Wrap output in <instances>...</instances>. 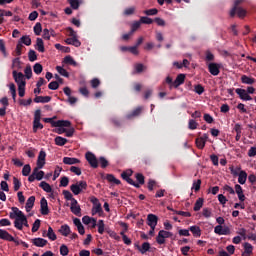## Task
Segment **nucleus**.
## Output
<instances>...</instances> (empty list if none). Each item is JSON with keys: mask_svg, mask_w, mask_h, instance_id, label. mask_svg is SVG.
<instances>
[{"mask_svg": "<svg viewBox=\"0 0 256 256\" xmlns=\"http://www.w3.org/2000/svg\"><path fill=\"white\" fill-rule=\"evenodd\" d=\"M12 212H10V219L14 220V227L18 229V231H23V227H29V222L27 221V216L23 213V211L19 210L17 207L11 208Z\"/></svg>", "mask_w": 256, "mask_h": 256, "instance_id": "nucleus-1", "label": "nucleus"}, {"mask_svg": "<svg viewBox=\"0 0 256 256\" xmlns=\"http://www.w3.org/2000/svg\"><path fill=\"white\" fill-rule=\"evenodd\" d=\"M92 206V215H99L101 217L103 215V208L101 207V202H99V199L97 197L92 196L90 198Z\"/></svg>", "mask_w": 256, "mask_h": 256, "instance_id": "nucleus-2", "label": "nucleus"}, {"mask_svg": "<svg viewBox=\"0 0 256 256\" xmlns=\"http://www.w3.org/2000/svg\"><path fill=\"white\" fill-rule=\"evenodd\" d=\"M85 189H87V182L85 181H79L70 186V191H72L74 195H79L82 191H85Z\"/></svg>", "mask_w": 256, "mask_h": 256, "instance_id": "nucleus-3", "label": "nucleus"}, {"mask_svg": "<svg viewBox=\"0 0 256 256\" xmlns=\"http://www.w3.org/2000/svg\"><path fill=\"white\" fill-rule=\"evenodd\" d=\"M45 123H50L52 127H71V122L69 120H58L53 121V118H44Z\"/></svg>", "mask_w": 256, "mask_h": 256, "instance_id": "nucleus-4", "label": "nucleus"}, {"mask_svg": "<svg viewBox=\"0 0 256 256\" xmlns=\"http://www.w3.org/2000/svg\"><path fill=\"white\" fill-rule=\"evenodd\" d=\"M12 75L15 83L18 86L27 85V82L25 81V75H23L21 72H17V70H13Z\"/></svg>", "mask_w": 256, "mask_h": 256, "instance_id": "nucleus-5", "label": "nucleus"}, {"mask_svg": "<svg viewBox=\"0 0 256 256\" xmlns=\"http://www.w3.org/2000/svg\"><path fill=\"white\" fill-rule=\"evenodd\" d=\"M169 237H173V233L165 230H160L156 238V241L159 245H163V243H165V239H169Z\"/></svg>", "mask_w": 256, "mask_h": 256, "instance_id": "nucleus-6", "label": "nucleus"}, {"mask_svg": "<svg viewBox=\"0 0 256 256\" xmlns=\"http://www.w3.org/2000/svg\"><path fill=\"white\" fill-rule=\"evenodd\" d=\"M70 211L74 215H81V206L79 205V202H77V199H72V202L70 204Z\"/></svg>", "mask_w": 256, "mask_h": 256, "instance_id": "nucleus-7", "label": "nucleus"}, {"mask_svg": "<svg viewBox=\"0 0 256 256\" xmlns=\"http://www.w3.org/2000/svg\"><path fill=\"white\" fill-rule=\"evenodd\" d=\"M86 160L88 161L89 165H91V167H93L94 169H97L99 164L97 162V157H95V154L91 152H87Z\"/></svg>", "mask_w": 256, "mask_h": 256, "instance_id": "nucleus-8", "label": "nucleus"}, {"mask_svg": "<svg viewBox=\"0 0 256 256\" xmlns=\"http://www.w3.org/2000/svg\"><path fill=\"white\" fill-rule=\"evenodd\" d=\"M46 157H47V153H45V151L41 150L38 155L36 168L43 169V167H45V158Z\"/></svg>", "mask_w": 256, "mask_h": 256, "instance_id": "nucleus-9", "label": "nucleus"}, {"mask_svg": "<svg viewBox=\"0 0 256 256\" xmlns=\"http://www.w3.org/2000/svg\"><path fill=\"white\" fill-rule=\"evenodd\" d=\"M235 92L239 95L242 101H251L253 99L245 89L237 88Z\"/></svg>", "mask_w": 256, "mask_h": 256, "instance_id": "nucleus-10", "label": "nucleus"}, {"mask_svg": "<svg viewBox=\"0 0 256 256\" xmlns=\"http://www.w3.org/2000/svg\"><path fill=\"white\" fill-rule=\"evenodd\" d=\"M40 213L41 215H49V204L47 203V199L45 197L40 200Z\"/></svg>", "mask_w": 256, "mask_h": 256, "instance_id": "nucleus-11", "label": "nucleus"}, {"mask_svg": "<svg viewBox=\"0 0 256 256\" xmlns=\"http://www.w3.org/2000/svg\"><path fill=\"white\" fill-rule=\"evenodd\" d=\"M208 69H209V73H211V75L217 76L220 73L219 69H221V64L210 63L208 65Z\"/></svg>", "mask_w": 256, "mask_h": 256, "instance_id": "nucleus-12", "label": "nucleus"}, {"mask_svg": "<svg viewBox=\"0 0 256 256\" xmlns=\"http://www.w3.org/2000/svg\"><path fill=\"white\" fill-rule=\"evenodd\" d=\"M43 237H48V239L50 241H56L57 240V234H55V231L53 230V228L51 226L48 227V231L47 232H43L42 234Z\"/></svg>", "mask_w": 256, "mask_h": 256, "instance_id": "nucleus-13", "label": "nucleus"}, {"mask_svg": "<svg viewBox=\"0 0 256 256\" xmlns=\"http://www.w3.org/2000/svg\"><path fill=\"white\" fill-rule=\"evenodd\" d=\"M235 13H237L238 17H245V15H247V11H245V9L238 8L237 6H234V9L230 11L231 17H234Z\"/></svg>", "mask_w": 256, "mask_h": 256, "instance_id": "nucleus-14", "label": "nucleus"}, {"mask_svg": "<svg viewBox=\"0 0 256 256\" xmlns=\"http://www.w3.org/2000/svg\"><path fill=\"white\" fill-rule=\"evenodd\" d=\"M157 221H159V218H157V215L149 214L147 216V224L149 227H157Z\"/></svg>", "mask_w": 256, "mask_h": 256, "instance_id": "nucleus-15", "label": "nucleus"}, {"mask_svg": "<svg viewBox=\"0 0 256 256\" xmlns=\"http://www.w3.org/2000/svg\"><path fill=\"white\" fill-rule=\"evenodd\" d=\"M214 233H216V235H229L230 230L227 227L223 228V226L217 225L214 228Z\"/></svg>", "mask_w": 256, "mask_h": 256, "instance_id": "nucleus-16", "label": "nucleus"}, {"mask_svg": "<svg viewBox=\"0 0 256 256\" xmlns=\"http://www.w3.org/2000/svg\"><path fill=\"white\" fill-rule=\"evenodd\" d=\"M0 239H3V241H14L13 236L3 229H0Z\"/></svg>", "mask_w": 256, "mask_h": 256, "instance_id": "nucleus-17", "label": "nucleus"}, {"mask_svg": "<svg viewBox=\"0 0 256 256\" xmlns=\"http://www.w3.org/2000/svg\"><path fill=\"white\" fill-rule=\"evenodd\" d=\"M63 163L64 165H77V163H81V160L77 158L64 157Z\"/></svg>", "mask_w": 256, "mask_h": 256, "instance_id": "nucleus-18", "label": "nucleus"}, {"mask_svg": "<svg viewBox=\"0 0 256 256\" xmlns=\"http://www.w3.org/2000/svg\"><path fill=\"white\" fill-rule=\"evenodd\" d=\"M185 83V74H179L173 82V87L177 88Z\"/></svg>", "mask_w": 256, "mask_h": 256, "instance_id": "nucleus-19", "label": "nucleus"}, {"mask_svg": "<svg viewBox=\"0 0 256 256\" xmlns=\"http://www.w3.org/2000/svg\"><path fill=\"white\" fill-rule=\"evenodd\" d=\"M35 205V196H30L26 202L25 209L29 213Z\"/></svg>", "mask_w": 256, "mask_h": 256, "instance_id": "nucleus-20", "label": "nucleus"}, {"mask_svg": "<svg viewBox=\"0 0 256 256\" xmlns=\"http://www.w3.org/2000/svg\"><path fill=\"white\" fill-rule=\"evenodd\" d=\"M59 233H61L63 237H69V235H71V228L69 225H62L59 229Z\"/></svg>", "mask_w": 256, "mask_h": 256, "instance_id": "nucleus-21", "label": "nucleus"}, {"mask_svg": "<svg viewBox=\"0 0 256 256\" xmlns=\"http://www.w3.org/2000/svg\"><path fill=\"white\" fill-rule=\"evenodd\" d=\"M33 173L37 181H41L45 177V172L41 168H34Z\"/></svg>", "mask_w": 256, "mask_h": 256, "instance_id": "nucleus-22", "label": "nucleus"}, {"mask_svg": "<svg viewBox=\"0 0 256 256\" xmlns=\"http://www.w3.org/2000/svg\"><path fill=\"white\" fill-rule=\"evenodd\" d=\"M32 243L35 245V247H45V245H47V240L43 238H34Z\"/></svg>", "mask_w": 256, "mask_h": 256, "instance_id": "nucleus-23", "label": "nucleus"}, {"mask_svg": "<svg viewBox=\"0 0 256 256\" xmlns=\"http://www.w3.org/2000/svg\"><path fill=\"white\" fill-rule=\"evenodd\" d=\"M238 183H240V185H245V183H247V172L241 170L238 174Z\"/></svg>", "mask_w": 256, "mask_h": 256, "instance_id": "nucleus-24", "label": "nucleus"}, {"mask_svg": "<svg viewBox=\"0 0 256 256\" xmlns=\"http://www.w3.org/2000/svg\"><path fill=\"white\" fill-rule=\"evenodd\" d=\"M12 69H14V71H21V69H23V66H21V60L19 58L12 60Z\"/></svg>", "mask_w": 256, "mask_h": 256, "instance_id": "nucleus-25", "label": "nucleus"}, {"mask_svg": "<svg viewBox=\"0 0 256 256\" xmlns=\"http://www.w3.org/2000/svg\"><path fill=\"white\" fill-rule=\"evenodd\" d=\"M39 187L41 189H43V191H45L46 193H53V188L51 187V185L45 181H42L40 184H39Z\"/></svg>", "mask_w": 256, "mask_h": 256, "instance_id": "nucleus-26", "label": "nucleus"}, {"mask_svg": "<svg viewBox=\"0 0 256 256\" xmlns=\"http://www.w3.org/2000/svg\"><path fill=\"white\" fill-rule=\"evenodd\" d=\"M36 49L39 51V53H45V44L43 43V39L37 38Z\"/></svg>", "mask_w": 256, "mask_h": 256, "instance_id": "nucleus-27", "label": "nucleus"}, {"mask_svg": "<svg viewBox=\"0 0 256 256\" xmlns=\"http://www.w3.org/2000/svg\"><path fill=\"white\" fill-rule=\"evenodd\" d=\"M67 45H74V47H81V42L77 39V37L67 38Z\"/></svg>", "mask_w": 256, "mask_h": 256, "instance_id": "nucleus-28", "label": "nucleus"}, {"mask_svg": "<svg viewBox=\"0 0 256 256\" xmlns=\"http://www.w3.org/2000/svg\"><path fill=\"white\" fill-rule=\"evenodd\" d=\"M251 253H253V245L246 242L244 244V252L242 255L243 256H251Z\"/></svg>", "mask_w": 256, "mask_h": 256, "instance_id": "nucleus-29", "label": "nucleus"}, {"mask_svg": "<svg viewBox=\"0 0 256 256\" xmlns=\"http://www.w3.org/2000/svg\"><path fill=\"white\" fill-rule=\"evenodd\" d=\"M49 101H51L49 96H36L34 99L35 103H49Z\"/></svg>", "mask_w": 256, "mask_h": 256, "instance_id": "nucleus-30", "label": "nucleus"}, {"mask_svg": "<svg viewBox=\"0 0 256 256\" xmlns=\"http://www.w3.org/2000/svg\"><path fill=\"white\" fill-rule=\"evenodd\" d=\"M241 81H242V83H244V85H253V83H255V79L251 78L247 75H243L241 77Z\"/></svg>", "mask_w": 256, "mask_h": 256, "instance_id": "nucleus-31", "label": "nucleus"}, {"mask_svg": "<svg viewBox=\"0 0 256 256\" xmlns=\"http://www.w3.org/2000/svg\"><path fill=\"white\" fill-rule=\"evenodd\" d=\"M189 231H191L194 237H199L201 235V228L197 225L191 226Z\"/></svg>", "mask_w": 256, "mask_h": 256, "instance_id": "nucleus-32", "label": "nucleus"}, {"mask_svg": "<svg viewBox=\"0 0 256 256\" xmlns=\"http://www.w3.org/2000/svg\"><path fill=\"white\" fill-rule=\"evenodd\" d=\"M55 144L58 145V147H63V145H66L67 139L63 138L61 136H57L55 139Z\"/></svg>", "mask_w": 256, "mask_h": 256, "instance_id": "nucleus-33", "label": "nucleus"}, {"mask_svg": "<svg viewBox=\"0 0 256 256\" xmlns=\"http://www.w3.org/2000/svg\"><path fill=\"white\" fill-rule=\"evenodd\" d=\"M151 249V244H149V242H144L142 244V246L139 248L140 253H142V255H145V253H147V251H149Z\"/></svg>", "mask_w": 256, "mask_h": 256, "instance_id": "nucleus-34", "label": "nucleus"}, {"mask_svg": "<svg viewBox=\"0 0 256 256\" xmlns=\"http://www.w3.org/2000/svg\"><path fill=\"white\" fill-rule=\"evenodd\" d=\"M10 93L12 95L13 101H16L17 99V88L15 87V85L13 83H10L8 85Z\"/></svg>", "mask_w": 256, "mask_h": 256, "instance_id": "nucleus-35", "label": "nucleus"}, {"mask_svg": "<svg viewBox=\"0 0 256 256\" xmlns=\"http://www.w3.org/2000/svg\"><path fill=\"white\" fill-rule=\"evenodd\" d=\"M204 201L205 200L203 198H198L194 205V211H201Z\"/></svg>", "mask_w": 256, "mask_h": 256, "instance_id": "nucleus-36", "label": "nucleus"}, {"mask_svg": "<svg viewBox=\"0 0 256 256\" xmlns=\"http://www.w3.org/2000/svg\"><path fill=\"white\" fill-rule=\"evenodd\" d=\"M97 227H98V233L100 235H103V233H105V222H103V220H99L97 223Z\"/></svg>", "mask_w": 256, "mask_h": 256, "instance_id": "nucleus-37", "label": "nucleus"}, {"mask_svg": "<svg viewBox=\"0 0 256 256\" xmlns=\"http://www.w3.org/2000/svg\"><path fill=\"white\" fill-rule=\"evenodd\" d=\"M64 63L68 65H73V67H77V62L71 56H66L64 58Z\"/></svg>", "mask_w": 256, "mask_h": 256, "instance_id": "nucleus-38", "label": "nucleus"}, {"mask_svg": "<svg viewBox=\"0 0 256 256\" xmlns=\"http://www.w3.org/2000/svg\"><path fill=\"white\" fill-rule=\"evenodd\" d=\"M33 71L36 75H41V73H43V66L40 63H36L33 66Z\"/></svg>", "mask_w": 256, "mask_h": 256, "instance_id": "nucleus-39", "label": "nucleus"}, {"mask_svg": "<svg viewBox=\"0 0 256 256\" xmlns=\"http://www.w3.org/2000/svg\"><path fill=\"white\" fill-rule=\"evenodd\" d=\"M107 181H109V183H115V185H119L121 183V181H119L117 178H115V176H113L112 174H108L106 176Z\"/></svg>", "mask_w": 256, "mask_h": 256, "instance_id": "nucleus-40", "label": "nucleus"}, {"mask_svg": "<svg viewBox=\"0 0 256 256\" xmlns=\"http://www.w3.org/2000/svg\"><path fill=\"white\" fill-rule=\"evenodd\" d=\"M143 111V108L142 107H138L136 108L132 114L128 115L127 118L128 119H131V117H137L138 115H141V112Z\"/></svg>", "mask_w": 256, "mask_h": 256, "instance_id": "nucleus-41", "label": "nucleus"}, {"mask_svg": "<svg viewBox=\"0 0 256 256\" xmlns=\"http://www.w3.org/2000/svg\"><path fill=\"white\" fill-rule=\"evenodd\" d=\"M60 255H62V256H67V255H69V248L67 247V245L62 244V245L60 246Z\"/></svg>", "mask_w": 256, "mask_h": 256, "instance_id": "nucleus-42", "label": "nucleus"}, {"mask_svg": "<svg viewBox=\"0 0 256 256\" xmlns=\"http://www.w3.org/2000/svg\"><path fill=\"white\" fill-rule=\"evenodd\" d=\"M39 227H41V220L37 219V220H35V222L33 223V226H32V233H37V231H39Z\"/></svg>", "mask_w": 256, "mask_h": 256, "instance_id": "nucleus-43", "label": "nucleus"}, {"mask_svg": "<svg viewBox=\"0 0 256 256\" xmlns=\"http://www.w3.org/2000/svg\"><path fill=\"white\" fill-rule=\"evenodd\" d=\"M56 70L60 75H62V77H69V72H67V70H65L63 67L57 66Z\"/></svg>", "mask_w": 256, "mask_h": 256, "instance_id": "nucleus-44", "label": "nucleus"}, {"mask_svg": "<svg viewBox=\"0 0 256 256\" xmlns=\"http://www.w3.org/2000/svg\"><path fill=\"white\" fill-rule=\"evenodd\" d=\"M26 79H30L31 77H33V70L31 69V66H27L24 70Z\"/></svg>", "mask_w": 256, "mask_h": 256, "instance_id": "nucleus-45", "label": "nucleus"}, {"mask_svg": "<svg viewBox=\"0 0 256 256\" xmlns=\"http://www.w3.org/2000/svg\"><path fill=\"white\" fill-rule=\"evenodd\" d=\"M29 173H31V166L29 164H26L22 169V175L24 177H28Z\"/></svg>", "mask_w": 256, "mask_h": 256, "instance_id": "nucleus-46", "label": "nucleus"}, {"mask_svg": "<svg viewBox=\"0 0 256 256\" xmlns=\"http://www.w3.org/2000/svg\"><path fill=\"white\" fill-rule=\"evenodd\" d=\"M194 91L197 95H203V93H205V88H203L201 84H198L194 87Z\"/></svg>", "mask_w": 256, "mask_h": 256, "instance_id": "nucleus-47", "label": "nucleus"}, {"mask_svg": "<svg viewBox=\"0 0 256 256\" xmlns=\"http://www.w3.org/2000/svg\"><path fill=\"white\" fill-rule=\"evenodd\" d=\"M28 59L29 61H37V53L34 50H30L28 53Z\"/></svg>", "mask_w": 256, "mask_h": 256, "instance_id": "nucleus-48", "label": "nucleus"}, {"mask_svg": "<svg viewBox=\"0 0 256 256\" xmlns=\"http://www.w3.org/2000/svg\"><path fill=\"white\" fill-rule=\"evenodd\" d=\"M48 88L51 91H57V89H59V82H57V81L50 82L48 85Z\"/></svg>", "mask_w": 256, "mask_h": 256, "instance_id": "nucleus-49", "label": "nucleus"}, {"mask_svg": "<svg viewBox=\"0 0 256 256\" xmlns=\"http://www.w3.org/2000/svg\"><path fill=\"white\" fill-rule=\"evenodd\" d=\"M120 235H121L122 240H123V242L125 243V245H131V239H129V237H127V236L125 235V231H121V232H120Z\"/></svg>", "mask_w": 256, "mask_h": 256, "instance_id": "nucleus-50", "label": "nucleus"}, {"mask_svg": "<svg viewBox=\"0 0 256 256\" xmlns=\"http://www.w3.org/2000/svg\"><path fill=\"white\" fill-rule=\"evenodd\" d=\"M139 27H141V21H136V22H134L133 24H132V26H131V33L133 34V33H135L138 29H139Z\"/></svg>", "mask_w": 256, "mask_h": 256, "instance_id": "nucleus-51", "label": "nucleus"}, {"mask_svg": "<svg viewBox=\"0 0 256 256\" xmlns=\"http://www.w3.org/2000/svg\"><path fill=\"white\" fill-rule=\"evenodd\" d=\"M135 73H143V71L146 69L145 65L143 64H136L134 66Z\"/></svg>", "mask_w": 256, "mask_h": 256, "instance_id": "nucleus-52", "label": "nucleus"}, {"mask_svg": "<svg viewBox=\"0 0 256 256\" xmlns=\"http://www.w3.org/2000/svg\"><path fill=\"white\" fill-rule=\"evenodd\" d=\"M43 31V28L41 27V23H36L34 26V33L35 35H41V32Z\"/></svg>", "mask_w": 256, "mask_h": 256, "instance_id": "nucleus-53", "label": "nucleus"}, {"mask_svg": "<svg viewBox=\"0 0 256 256\" xmlns=\"http://www.w3.org/2000/svg\"><path fill=\"white\" fill-rule=\"evenodd\" d=\"M13 185H14V191L21 189V181H19V179H17V177L13 178Z\"/></svg>", "mask_w": 256, "mask_h": 256, "instance_id": "nucleus-54", "label": "nucleus"}, {"mask_svg": "<svg viewBox=\"0 0 256 256\" xmlns=\"http://www.w3.org/2000/svg\"><path fill=\"white\" fill-rule=\"evenodd\" d=\"M63 195H64L65 199H67V201L73 202V199H75L73 197V194H71L68 190H64Z\"/></svg>", "mask_w": 256, "mask_h": 256, "instance_id": "nucleus-55", "label": "nucleus"}, {"mask_svg": "<svg viewBox=\"0 0 256 256\" xmlns=\"http://www.w3.org/2000/svg\"><path fill=\"white\" fill-rule=\"evenodd\" d=\"M157 13H159V10H157V8L144 11V15H148V16L157 15Z\"/></svg>", "mask_w": 256, "mask_h": 256, "instance_id": "nucleus-56", "label": "nucleus"}, {"mask_svg": "<svg viewBox=\"0 0 256 256\" xmlns=\"http://www.w3.org/2000/svg\"><path fill=\"white\" fill-rule=\"evenodd\" d=\"M140 23H144L145 25H151V23H153V19L143 16L140 18Z\"/></svg>", "mask_w": 256, "mask_h": 256, "instance_id": "nucleus-57", "label": "nucleus"}, {"mask_svg": "<svg viewBox=\"0 0 256 256\" xmlns=\"http://www.w3.org/2000/svg\"><path fill=\"white\" fill-rule=\"evenodd\" d=\"M39 129H43V124L41 122H33V132L37 133Z\"/></svg>", "mask_w": 256, "mask_h": 256, "instance_id": "nucleus-58", "label": "nucleus"}, {"mask_svg": "<svg viewBox=\"0 0 256 256\" xmlns=\"http://www.w3.org/2000/svg\"><path fill=\"white\" fill-rule=\"evenodd\" d=\"M202 215H203V217H205L206 219H209V217H211V215H212L211 209H209V208H204V209L202 210Z\"/></svg>", "mask_w": 256, "mask_h": 256, "instance_id": "nucleus-59", "label": "nucleus"}, {"mask_svg": "<svg viewBox=\"0 0 256 256\" xmlns=\"http://www.w3.org/2000/svg\"><path fill=\"white\" fill-rule=\"evenodd\" d=\"M197 121L191 119L189 120V123H188V128L191 129V130H195L197 129Z\"/></svg>", "mask_w": 256, "mask_h": 256, "instance_id": "nucleus-60", "label": "nucleus"}, {"mask_svg": "<svg viewBox=\"0 0 256 256\" xmlns=\"http://www.w3.org/2000/svg\"><path fill=\"white\" fill-rule=\"evenodd\" d=\"M21 41L22 43H24V45H27V46L31 45V37L29 36H22Z\"/></svg>", "mask_w": 256, "mask_h": 256, "instance_id": "nucleus-61", "label": "nucleus"}, {"mask_svg": "<svg viewBox=\"0 0 256 256\" xmlns=\"http://www.w3.org/2000/svg\"><path fill=\"white\" fill-rule=\"evenodd\" d=\"M33 122H41V110H36L35 111Z\"/></svg>", "mask_w": 256, "mask_h": 256, "instance_id": "nucleus-62", "label": "nucleus"}, {"mask_svg": "<svg viewBox=\"0 0 256 256\" xmlns=\"http://www.w3.org/2000/svg\"><path fill=\"white\" fill-rule=\"evenodd\" d=\"M72 9H79V0H68Z\"/></svg>", "mask_w": 256, "mask_h": 256, "instance_id": "nucleus-63", "label": "nucleus"}, {"mask_svg": "<svg viewBox=\"0 0 256 256\" xmlns=\"http://www.w3.org/2000/svg\"><path fill=\"white\" fill-rule=\"evenodd\" d=\"M19 97H25V85L18 86Z\"/></svg>", "mask_w": 256, "mask_h": 256, "instance_id": "nucleus-64", "label": "nucleus"}]
</instances>
